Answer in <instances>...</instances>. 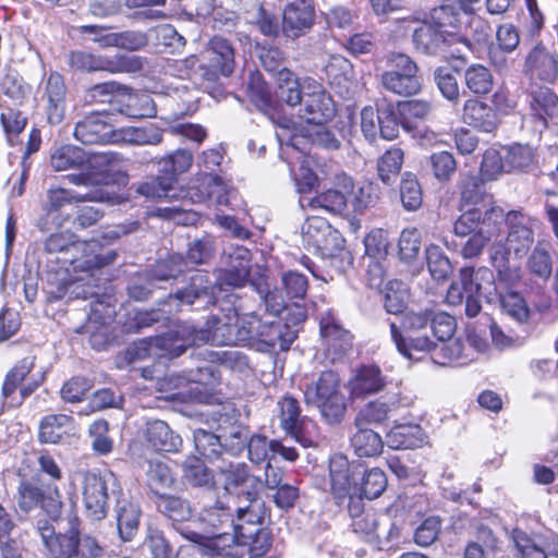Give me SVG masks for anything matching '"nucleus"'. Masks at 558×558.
<instances>
[{
	"mask_svg": "<svg viewBox=\"0 0 558 558\" xmlns=\"http://www.w3.org/2000/svg\"><path fill=\"white\" fill-rule=\"evenodd\" d=\"M507 225L509 231L502 248L507 256L513 254L517 258H522L534 243L535 221L521 211L512 210L507 214Z\"/></svg>",
	"mask_w": 558,
	"mask_h": 558,
	"instance_id": "nucleus-18",
	"label": "nucleus"
},
{
	"mask_svg": "<svg viewBox=\"0 0 558 558\" xmlns=\"http://www.w3.org/2000/svg\"><path fill=\"white\" fill-rule=\"evenodd\" d=\"M75 429L74 421L66 414L46 415L39 425V440L45 444H58Z\"/></svg>",
	"mask_w": 558,
	"mask_h": 558,
	"instance_id": "nucleus-35",
	"label": "nucleus"
},
{
	"mask_svg": "<svg viewBox=\"0 0 558 558\" xmlns=\"http://www.w3.org/2000/svg\"><path fill=\"white\" fill-rule=\"evenodd\" d=\"M428 22L438 28L444 35L453 37V43L460 40L458 29L460 26V14L451 5H441L430 11Z\"/></svg>",
	"mask_w": 558,
	"mask_h": 558,
	"instance_id": "nucleus-44",
	"label": "nucleus"
},
{
	"mask_svg": "<svg viewBox=\"0 0 558 558\" xmlns=\"http://www.w3.org/2000/svg\"><path fill=\"white\" fill-rule=\"evenodd\" d=\"M156 505L158 510L172 522H184L192 515L189 501L177 496L160 495Z\"/></svg>",
	"mask_w": 558,
	"mask_h": 558,
	"instance_id": "nucleus-50",
	"label": "nucleus"
},
{
	"mask_svg": "<svg viewBox=\"0 0 558 558\" xmlns=\"http://www.w3.org/2000/svg\"><path fill=\"white\" fill-rule=\"evenodd\" d=\"M257 332L255 349L258 351H268L276 347L286 351L296 338V330L287 324H282L281 320H264L259 318Z\"/></svg>",
	"mask_w": 558,
	"mask_h": 558,
	"instance_id": "nucleus-26",
	"label": "nucleus"
},
{
	"mask_svg": "<svg viewBox=\"0 0 558 558\" xmlns=\"http://www.w3.org/2000/svg\"><path fill=\"white\" fill-rule=\"evenodd\" d=\"M140 522V509L136 505L122 500L117 506V524L120 536L130 541L137 531Z\"/></svg>",
	"mask_w": 558,
	"mask_h": 558,
	"instance_id": "nucleus-48",
	"label": "nucleus"
},
{
	"mask_svg": "<svg viewBox=\"0 0 558 558\" xmlns=\"http://www.w3.org/2000/svg\"><path fill=\"white\" fill-rule=\"evenodd\" d=\"M386 386L385 376L376 365L359 367L348 381V389L352 398H365L381 391Z\"/></svg>",
	"mask_w": 558,
	"mask_h": 558,
	"instance_id": "nucleus-28",
	"label": "nucleus"
},
{
	"mask_svg": "<svg viewBox=\"0 0 558 558\" xmlns=\"http://www.w3.org/2000/svg\"><path fill=\"white\" fill-rule=\"evenodd\" d=\"M434 81L444 98L452 104L460 100V87L454 74L448 68H437L434 72Z\"/></svg>",
	"mask_w": 558,
	"mask_h": 558,
	"instance_id": "nucleus-57",
	"label": "nucleus"
},
{
	"mask_svg": "<svg viewBox=\"0 0 558 558\" xmlns=\"http://www.w3.org/2000/svg\"><path fill=\"white\" fill-rule=\"evenodd\" d=\"M304 399L307 404L318 408L328 424H338L344 417L345 397L341 391L340 377L332 371L323 372L316 381L307 385Z\"/></svg>",
	"mask_w": 558,
	"mask_h": 558,
	"instance_id": "nucleus-4",
	"label": "nucleus"
},
{
	"mask_svg": "<svg viewBox=\"0 0 558 558\" xmlns=\"http://www.w3.org/2000/svg\"><path fill=\"white\" fill-rule=\"evenodd\" d=\"M356 432L351 437V446L359 457L379 456L384 448V441L379 434L367 426H355Z\"/></svg>",
	"mask_w": 558,
	"mask_h": 558,
	"instance_id": "nucleus-38",
	"label": "nucleus"
},
{
	"mask_svg": "<svg viewBox=\"0 0 558 558\" xmlns=\"http://www.w3.org/2000/svg\"><path fill=\"white\" fill-rule=\"evenodd\" d=\"M72 66L82 71H107L110 73H130L141 70L142 63L137 57L117 54L113 57L95 56L85 51L71 53Z\"/></svg>",
	"mask_w": 558,
	"mask_h": 558,
	"instance_id": "nucleus-15",
	"label": "nucleus"
},
{
	"mask_svg": "<svg viewBox=\"0 0 558 558\" xmlns=\"http://www.w3.org/2000/svg\"><path fill=\"white\" fill-rule=\"evenodd\" d=\"M59 532L48 521H38L37 530L52 558H78L80 519L69 513L57 521Z\"/></svg>",
	"mask_w": 558,
	"mask_h": 558,
	"instance_id": "nucleus-7",
	"label": "nucleus"
},
{
	"mask_svg": "<svg viewBox=\"0 0 558 558\" xmlns=\"http://www.w3.org/2000/svg\"><path fill=\"white\" fill-rule=\"evenodd\" d=\"M66 88L63 77L51 73L46 82L45 95L48 101L47 114L51 124H59L64 117Z\"/></svg>",
	"mask_w": 558,
	"mask_h": 558,
	"instance_id": "nucleus-33",
	"label": "nucleus"
},
{
	"mask_svg": "<svg viewBox=\"0 0 558 558\" xmlns=\"http://www.w3.org/2000/svg\"><path fill=\"white\" fill-rule=\"evenodd\" d=\"M0 94L10 98L15 105H20L26 97L27 88L17 71L4 69L0 77Z\"/></svg>",
	"mask_w": 558,
	"mask_h": 558,
	"instance_id": "nucleus-53",
	"label": "nucleus"
},
{
	"mask_svg": "<svg viewBox=\"0 0 558 558\" xmlns=\"http://www.w3.org/2000/svg\"><path fill=\"white\" fill-rule=\"evenodd\" d=\"M217 468L223 476L226 490L239 487L250 480L248 469L245 463H233L221 458Z\"/></svg>",
	"mask_w": 558,
	"mask_h": 558,
	"instance_id": "nucleus-56",
	"label": "nucleus"
},
{
	"mask_svg": "<svg viewBox=\"0 0 558 558\" xmlns=\"http://www.w3.org/2000/svg\"><path fill=\"white\" fill-rule=\"evenodd\" d=\"M236 325L239 344L255 348L257 339V328H259V317L254 313L239 315L236 313Z\"/></svg>",
	"mask_w": 558,
	"mask_h": 558,
	"instance_id": "nucleus-64",
	"label": "nucleus"
},
{
	"mask_svg": "<svg viewBox=\"0 0 558 558\" xmlns=\"http://www.w3.org/2000/svg\"><path fill=\"white\" fill-rule=\"evenodd\" d=\"M180 533L191 543L180 546L178 558H214L218 554L219 546L213 542H203L202 535L197 531L182 529Z\"/></svg>",
	"mask_w": 558,
	"mask_h": 558,
	"instance_id": "nucleus-40",
	"label": "nucleus"
},
{
	"mask_svg": "<svg viewBox=\"0 0 558 558\" xmlns=\"http://www.w3.org/2000/svg\"><path fill=\"white\" fill-rule=\"evenodd\" d=\"M337 185L342 190L329 189L326 192L315 196H300V205L302 208H323L327 211L340 214L347 207V193L353 191V181L347 174H338L336 177Z\"/></svg>",
	"mask_w": 558,
	"mask_h": 558,
	"instance_id": "nucleus-24",
	"label": "nucleus"
},
{
	"mask_svg": "<svg viewBox=\"0 0 558 558\" xmlns=\"http://www.w3.org/2000/svg\"><path fill=\"white\" fill-rule=\"evenodd\" d=\"M251 271L246 268H238L236 265L228 266L219 270L216 286L209 288L204 286L205 276L196 274L191 278V286L182 291H178L171 299L178 300L181 305H192L196 300H204L206 304L214 303L217 299L215 291H227L229 289L242 288L248 281Z\"/></svg>",
	"mask_w": 558,
	"mask_h": 558,
	"instance_id": "nucleus-6",
	"label": "nucleus"
},
{
	"mask_svg": "<svg viewBox=\"0 0 558 558\" xmlns=\"http://www.w3.org/2000/svg\"><path fill=\"white\" fill-rule=\"evenodd\" d=\"M530 272L539 279L547 280L553 272V262L548 250L538 244L535 246L527 260Z\"/></svg>",
	"mask_w": 558,
	"mask_h": 558,
	"instance_id": "nucleus-60",
	"label": "nucleus"
},
{
	"mask_svg": "<svg viewBox=\"0 0 558 558\" xmlns=\"http://www.w3.org/2000/svg\"><path fill=\"white\" fill-rule=\"evenodd\" d=\"M313 0H294L283 12V32L288 37L296 38L314 24Z\"/></svg>",
	"mask_w": 558,
	"mask_h": 558,
	"instance_id": "nucleus-27",
	"label": "nucleus"
},
{
	"mask_svg": "<svg viewBox=\"0 0 558 558\" xmlns=\"http://www.w3.org/2000/svg\"><path fill=\"white\" fill-rule=\"evenodd\" d=\"M490 260L498 272L497 286L499 290H501L502 284L508 289L520 280V271L518 268L509 267L507 252L502 248L501 243H494L492 245Z\"/></svg>",
	"mask_w": 558,
	"mask_h": 558,
	"instance_id": "nucleus-42",
	"label": "nucleus"
},
{
	"mask_svg": "<svg viewBox=\"0 0 558 558\" xmlns=\"http://www.w3.org/2000/svg\"><path fill=\"white\" fill-rule=\"evenodd\" d=\"M291 121L288 119H282L280 123V132H277V137L281 145L286 142L287 148L281 150V156L286 154L288 156L296 155L295 158L299 160V166L290 160L287 162L290 166V172L294 179L296 190L301 194V196H306L318 182L317 175L311 169V157L303 155L300 148V140L296 133H293L291 136H288L287 131L291 128ZM293 132L296 131L295 123L292 122Z\"/></svg>",
	"mask_w": 558,
	"mask_h": 558,
	"instance_id": "nucleus-8",
	"label": "nucleus"
},
{
	"mask_svg": "<svg viewBox=\"0 0 558 558\" xmlns=\"http://www.w3.org/2000/svg\"><path fill=\"white\" fill-rule=\"evenodd\" d=\"M145 438L158 451L175 452L182 446V438L170 426L160 420L150 421L146 425Z\"/></svg>",
	"mask_w": 558,
	"mask_h": 558,
	"instance_id": "nucleus-34",
	"label": "nucleus"
},
{
	"mask_svg": "<svg viewBox=\"0 0 558 558\" xmlns=\"http://www.w3.org/2000/svg\"><path fill=\"white\" fill-rule=\"evenodd\" d=\"M507 171L525 169L534 162L535 154L527 145H513L504 149Z\"/></svg>",
	"mask_w": 558,
	"mask_h": 558,
	"instance_id": "nucleus-58",
	"label": "nucleus"
},
{
	"mask_svg": "<svg viewBox=\"0 0 558 558\" xmlns=\"http://www.w3.org/2000/svg\"><path fill=\"white\" fill-rule=\"evenodd\" d=\"M432 111V105L427 100L412 99L398 104L397 112L403 130L413 137L418 138L422 144L430 145L436 142V134L424 125Z\"/></svg>",
	"mask_w": 558,
	"mask_h": 558,
	"instance_id": "nucleus-13",
	"label": "nucleus"
},
{
	"mask_svg": "<svg viewBox=\"0 0 558 558\" xmlns=\"http://www.w3.org/2000/svg\"><path fill=\"white\" fill-rule=\"evenodd\" d=\"M146 482L150 492L159 498L163 495L162 490L173 485L174 478L167 463L161 460H150L146 471Z\"/></svg>",
	"mask_w": 558,
	"mask_h": 558,
	"instance_id": "nucleus-46",
	"label": "nucleus"
},
{
	"mask_svg": "<svg viewBox=\"0 0 558 558\" xmlns=\"http://www.w3.org/2000/svg\"><path fill=\"white\" fill-rule=\"evenodd\" d=\"M495 299L499 301L504 312L514 319L523 322L527 318L529 310L519 293L512 291L504 292L500 290Z\"/></svg>",
	"mask_w": 558,
	"mask_h": 558,
	"instance_id": "nucleus-61",
	"label": "nucleus"
},
{
	"mask_svg": "<svg viewBox=\"0 0 558 558\" xmlns=\"http://www.w3.org/2000/svg\"><path fill=\"white\" fill-rule=\"evenodd\" d=\"M404 160V153L400 147L387 149L377 160V173L386 185L396 182Z\"/></svg>",
	"mask_w": 558,
	"mask_h": 558,
	"instance_id": "nucleus-43",
	"label": "nucleus"
},
{
	"mask_svg": "<svg viewBox=\"0 0 558 558\" xmlns=\"http://www.w3.org/2000/svg\"><path fill=\"white\" fill-rule=\"evenodd\" d=\"M460 278L465 292L483 295L489 302L494 301L500 291L495 282L494 272L487 267H464L460 271Z\"/></svg>",
	"mask_w": 558,
	"mask_h": 558,
	"instance_id": "nucleus-30",
	"label": "nucleus"
},
{
	"mask_svg": "<svg viewBox=\"0 0 558 558\" xmlns=\"http://www.w3.org/2000/svg\"><path fill=\"white\" fill-rule=\"evenodd\" d=\"M463 80L466 88L476 96L489 94L495 85L492 71L480 63H473L465 68Z\"/></svg>",
	"mask_w": 558,
	"mask_h": 558,
	"instance_id": "nucleus-37",
	"label": "nucleus"
},
{
	"mask_svg": "<svg viewBox=\"0 0 558 558\" xmlns=\"http://www.w3.org/2000/svg\"><path fill=\"white\" fill-rule=\"evenodd\" d=\"M46 251L52 253H70L71 258H62V263H69L74 269L92 270L114 262L117 254L113 251L101 248L97 241L77 242L70 233L51 234L46 243Z\"/></svg>",
	"mask_w": 558,
	"mask_h": 558,
	"instance_id": "nucleus-3",
	"label": "nucleus"
},
{
	"mask_svg": "<svg viewBox=\"0 0 558 558\" xmlns=\"http://www.w3.org/2000/svg\"><path fill=\"white\" fill-rule=\"evenodd\" d=\"M523 71L531 78L554 83L558 78V53L536 44L525 56Z\"/></svg>",
	"mask_w": 558,
	"mask_h": 558,
	"instance_id": "nucleus-21",
	"label": "nucleus"
},
{
	"mask_svg": "<svg viewBox=\"0 0 558 558\" xmlns=\"http://www.w3.org/2000/svg\"><path fill=\"white\" fill-rule=\"evenodd\" d=\"M389 326L398 351L408 359H416L415 353H427L436 349V341L450 340L457 323L445 312L425 307L404 312L400 327L395 322Z\"/></svg>",
	"mask_w": 558,
	"mask_h": 558,
	"instance_id": "nucleus-1",
	"label": "nucleus"
},
{
	"mask_svg": "<svg viewBox=\"0 0 558 558\" xmlns=\"http://www.w3.org/2000/svg\"><path fill=\"white\" fill-rule=\"evenodd\" d=\"M211 343L215 345L239 344L236 311L225 315L223 319L211 317L206 323L205 329L183 327L182 330L169 331L160 337L151 339L148 349H159L170 357L181 355L187 345H202Z\"/></svg>",
	"mask_w": 558,
	"mask_h": 558,
	"instance_id": "nucleus-2",
	"label": "nucleus"
},
{
	"mask_svg": "<svg viewBox=\"0 0 558 558\" xmlns=\"http://www.w3.org/2000/svg\"><path fill=\"white\" fill-rule=\"evenodd\" d=\"M256 494L247 493L248 506L239 507L236 519L233 520V543L246 544L254 533L260 531L264 513L262 504L256 500Z\"/></svg>",
	"mask_w": 558,
	"mask_h": 558,
	"instance_id": "nucleus-25",
	"label": "nucleus"
},
{
	"mask_svg": "<svg viewBox=\"0 0 558 558\" xmlns=\"http://www.w3.org/2000/svg\"><path fill=\"white\" fill-rule=\"evenodd\" d=\"M82 476V495L86 515L94 521L106 518L109 509V489L116 485L111 473L104 475L85 471Z\"/></svg>",
	"mask_w": 558,
	"mask_h": 558,
	"instance_id": "nucleus-9",
	"label": "nucleus"
},
{
	"mask_svg": "<svg viewBox=\"0 0 558 558\" xmlns=\"http://www.w3.org/2000/svg\"><path fill=\"white\" fill-rule=\"evenodd\" d=\"M301 235L308 250L324 256H331L342 248L341 234L322 217H308L302 226Z\"/></svg>",
	"mask_w": 558,
	"mask_h": 558,
	"instance_id": "nucleus-12",
	"label": "nucleus"
},
{
	"mask_svg": "<svg viewBox=\"0 0 558 558\" xmlns=\"http://www.w3.org/2000/svg\"><path fill=\"white\" fill-rule=\"evenodd\" d=\"M511 539L517 549V558H547L545 550L522 530L513 529Z\"/></svg>",
	"mask_w": 558,
	"mask_h": 558,
	"instance_id": "nucleus-62",
	"label": "nucleus"
},
{
	"mask_svg": "<svg viewBox=\"0 0 558 558\" xmlns=\"http://www.w3.org/2000/svg\"><path fill=\"white\" fill-rule=\"evenodd\" d=\"M356 465H352L343 454H335L329 460V477L331 494L341 504L352 494L360 493V486L355 480L361 475Z\"/></svg>",
	"mask_w": 558,
	"mask_h": 558,
	"instance_id": "nucleus-19",
	"label": "nucleus"
},
{
	"mask_svg": "<svg viewBox=\"0 0 558 558\" xmlns=\"http://www.w3.org/2000/svg\"><path fill=\"white\" fill-rule=\"evenodd\" d=\"M84 201H96V202H113V197L108 192L99 191L94 194L81 196L74 194L70 190L62 187H51L47 194V205L49 210H59L63 206L71 204L72 202H84Z\"/></svg>",
	"mask_w": 558,
	"mask_h": 558,
	"instance_id": "nucleus-39",
	"label": "nucleus"
},
{
	"mask_svg": "<svg viewBox=\"0 0 558 558\" xmlns=\"http://www.w3.org/2000/svg\"><path fill=\"white\" fill-rule=\"evenodd\" d=\"M505 222L507 223V215L501 208L490 207L485 211L481 209V223L477 232L492 241L500 234Z\"/></svg>",
	"mask_w": 558,
	"mask_h": 558,
	"instance_id": "nucleus-54",
	"label": "nucleus"
},
{
	"mask_svg": "<svg viewBox=\"0 0 558 558\" xmlns=\"http://www.w3.org/2000/svg\"><path fill=\"white\" fill-rule=\"evenodd\" d=\"M201 185L206 190V192H202L199 199H208L216 205H227L231 194L233 193L229 184L217 174L205 173L202 177Z\"/></svg>",
	"mask_w": 558,
	"mask_h": 558,
	"instance_id": "nucleus-49",
	"label": "nucleus"
},
{
	"mask_svg": "<svg viewBox=\"0 0 558 558\" xmlns=\"http://www.w3.org/2000/svg\"><path fill=\"white\" fill-rule=\"evenodd\" d=\"M193 163V155L186 149H178L159 161V171L165 179L146 182L138 187V193L150 198H165L172 190L171 181L179 174L186 172Z\"/></svg>",
	"mask_w": 558,
	"mask_h": 558,
	"instance_id": "nucleus-10",
	"label": "nucleus"
},
{
	"mask_svg": "<svg viewBox=\"0 0 558 558\" xmlns=\"http://www.w3.org/2000/svg\"><path fill=\"white\" fill-rule=\"evenodd\" d=\"M278 409L281 427L304 448L314 446L315 440L303 432L298 400L286 396L278 402Z\"/></svg>",
	"mask_w": 558,
	"mask_h": 558,
	"instance_id": "nucleus-29",
	"label": "nucleus"
},
{
	"mask_svg": "<svg viewBox=\"0 0 558 558\" xmlns=\"http://www.w3.org/2000/svg\"><path fill=\"white\" fill-rule=\"evenodd\" d=\"M204 59L207 63L199 65V75L206 81L215 82L220 75H231L234 70L233 47L222 37L216 36L209 40Z\"/></svg>",
	"mask_w": 558,
	"mask_h": 558,
	"instance_id": "nucleus-14",
	"label": "nucleus"
},
{
	"mask_svg": "<svg viewBox=\"0 0 558 558\" xmlns=\"http://www.w3.org/2000/svg\"><path fill=\"white\" fill-rule=\"evenodd\" d=\"M531 110L539 124L546 128V118L558 116V98L550 89L539 88L532 93Z\"/></svg>",
	"mask_w": 558,
	"mask_h": 558,
	"instance_id": "nucleus-41",
	"label": "nucleus"
},
{
	"mask_svg": "<svg viewBox=\"0 0 558 558\" xmlns=\"http://www.w3.org/2000/svg\"><path fill=\"white\" fill-rule=\"evenodd\" d=\"M194 442L196 450L206 459L213 461L222 456V444L220 438L204 429H197L194 433Z\"/></svg>",
	"mask_w": 558,
	"mask_h": 558,
	"instance_id": "nucleus-59",
	"label": "nucleus"
},
{
	"mask_svg": "<svg viewBox=\"0 0 558 558\" xmlns=\"http://www.w3.org/2000/svg\"><path fill=\"white\" fill-rule=\"evenodd\" d=\"M393 411L389 401L376 400L365 404L356 414L355 426L383 424L389 417V413Z\"/></svg>",
	"mask_w": 558,
	"mask_h": 558,
	"instance_id": "nucleus-51",
	"label": "nucleus"
},
{
	"mask_svg": "<svg viewBox=\"0 0 558 558\" xmlns=\"http://www.w3.org/2000/svg\"><path fill=\"white\" fill-rule=\"evenodd\" d=\"M400 196L403 207L407 210L414 211L418 209L423 202V193L416 177L410 172L402 175L400 184Z\"/></svg>",
	"mask_w": 558,
	"mask_h": 558,
	"instance_id": "nucleus-55",
	"label": "nucleus"
},
{
	"mask_svg": "<svg viewBox=\"0 0 558 558\" xmlns=\"http://www.w3.org/2000/svg\"><path fill=\"white\" fill-rule=\"evenodd\" d=\"M183 477L195 487H214L215 478L211 471L197 457H187L182 464Z\"/></svg>",
	"mask_w": 558,
	"mask_h": 558,
	"instance_id": "nucleus-47",
	"label": "nucleus"
},
{
	"mask_svg": "<svg viewBox=\"0 0 558 558\" xmlns=\"http://www.w3.org/2000/svg\"><path fill=\"white\" fill-rule=\"evenodd\" d=\"M74 137L84 144H101L116 142L113 125L110 116L92 112L78 121L74 129Z\"/></svg>",
	"mask_w": 558,
	"mask_h": 558,
	"instance_id": "nucleus-22",
	"label": "nucleus"
},
{
	"mask_svg": "<svg viewBox=\"0 0 558 558\" xmlns=\"http://www.w3.org/2000/svg\"><path fill=\"white\" fill-rule=\"evenodd\" d=\"M409 301V289L399 280L389 281L385 288L384 306L390 314H401Z\"/></svg>",
	"mask_w": 558,
	"mask_h": 558,
	"instance_id": "nucleus-52",
	"label": "nucleus"
},
{
	"mask_svg": "<svg viewBox=\"0 0 558 558\" xmlns=\"http://www.w3.org/2000/svg\"><path fill=\"white\" fill-rule=\"evenodd\" d=\"M425 441V434L417 424L395 425L386 435V444L395 450L420 447Z\"/></svg>",
	"mask_w": 558,
	"mask_h": 558,
	"instance_id": "nucleus-36",
	"label": "nucleus"
},
{
	"mask_svg": "<svg viewBox=\"0 0 558 558\" xmlns=\"http://www.w3.org/2000/svg\"><path fill=\"white\" fill-rule=\"evenodd\" d=\"M80 280L70 275L68 267H50L45 275L46 291L50 299L60 300L65 296L68 289L75 286Z\"/></svg>",
	"mask_w": 558,
	"mask_h": 558,
	"instance_id": "nucleus-45",
	"label": "nucleus"
},
{
	"mask_svg": "<svg viewBox=\"0 0 558 558\" xmlns=\"http://www.w3.org/2000/svg\"><path fill=\"white\" fill-rule=\"evenodd\" d=\"M320 335L326 356L336 362L352 349V336L344 329L332 310H327L319 318Z\"/></svg>",
	"mask_w": 558,
	"mask_h": 558,
	"instance_id": "nucleus-17",
	"label": "nucleus"
},
{
	"mask_svg": "<svg viewBox=\"0 0 558 558\" xmlns=\"http://www.w3.org/2000/svg\"><path fill=\"white\" fill-rule=\"evenodd\" d=\"M198 521L203 525V532H198L203 542H213L219 547L221 541L233 543L232 533L225 531V529L233 531L231 510L225 500L218 499L214 504L204 505Z\"/></svg>",
	"mask_w": 558,
	"mask_h": 558,
	"instance_id": "nucleus-11",
	"label": "nucleus"
},
{
	"mask_svg": "<svg viewBox=\"0 0 558 558\" xmlns=\"http://www.w3.org/2000/svg\"><path fill=\"white\" fill-rule=\"evenodd\" d=\"M413 44L415 49L426 54H437L445 51L446 47L454 44L453 37L444 35L428 21L423 22L413 32Z\"/></svg>",
	"mask_w": 558,
	"mask_h": 558,
	"instance_id": "nucleus-31",
	"label": "nucleus"
},
{
	"mask_svg": "<svg viewBox=\"0 0 558 558\" xmlns=\"http://www.w3.org/2000/svg\"><path fill=\"white\" fill-rule=\"evenodd\" d=\"M335 114V105L322 85L313 83L310 93H304V99L299 109V118L308 125H324Z\"/></svg>",
	"mask_w": 558,
	"mask_h": 558,
	"instance_id": "nucleus-20",
	"label": "nucleus"
},
{
	"mask_svg": "<svg viewBox=\"0 0 558 558\" xmlns=\"http://www.w3.org/2000/svg\"><path fill=\"white\" fill-rule=\"evenodd\" d=\"M214 240L209 236L196 240L190 246L187 252V260L180 255H171L168 259L159 262L154 270L153 278L163 281L175 278L183 272L187 263L197 265L205 263L213 254Z\"/></svg>",
	"mask_w": 558,
	"mask_h": 558,
	"instance_id": "nucleus-16",
	"label": "nucleus"
},
{
	"mask_svg": "<svg viewBox=\"0 0 558 558\" xmlns=\"http://www.w3.org/2000/svg\"><path fill=\"white\" fill-rule=\"evenodd\" d=\"M365 252L371 259H386L389 250L388 234L383 229H373L364 239Z\"/></svg>",
	"mask_w": 558,
	"mask_h": 558,
	"instance_id": "nucleus-63",
	"label": "nucleus"
},
{
	"mask_svg": "<svg viewBox=\"0 0 558 558\" xmlns=\"http://www.w3.org/2000/svg\"><path fill=\"white\" fill-rule=\"evenodd\" d=\"M462 118L466 124L484 132L494 131L498 124L495 109L476 98H470L464 102Z\"/></svg>",
	"mask_w": 558,
	"mask_h": 558,
	"instance_id": "nucleus-32",
	"label": "nucleus"
},
{
	"mask_svg": "<svg viewBox=\"0 0 558 558\" xmlns=\"http://www.w3.org/2000/svg\"><path fill=\"white\" fill-rule=\"evenodd\" d=\"M386 64L388 69L380 75L386 90L402 97L414 96L422 90L420 68L410 56L392 51L387 54Z\"/></svg>",
	"mask_w": 558,
	"mask_h": 558,
	"instance_id": "nucleus-5",
	"label": "nucleus"
},
{
	"mask_svg": "<svg viewBox=\"0 0 558 558\" xmlns=\"http://www.w3.org/2000/svg\"><path fill=\"white\" fill-rule=\"evenodd\" d=\"M106 162V154L89 155L73 145H64L54 149L50 157V165L54 171H66L85 166H88V169H98Z\"/></svg>",
	"mask_w": 558,
	"mask_h": 558,
	"instance_id": "nucleus-23",
	"label": "nucleus"
}]
</instances>
